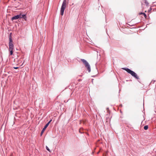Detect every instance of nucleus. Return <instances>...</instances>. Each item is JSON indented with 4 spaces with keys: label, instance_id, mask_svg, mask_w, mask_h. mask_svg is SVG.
<instances>
[{
    "label": "nucleus",
    "instance_id": "f257e3e1",
    "mask_svg": "<svg viewBox=\"0 0 156 156\" xmlns=\"http://www.w3.org/2000/svg\"><path fill=\"white\" fill-rule=\"evenodd\" d=\"M9 55H13L14 50V46L13 44L12 39V33H10L9 35Z\"/></svg>",
    "mask_w": 156,
    "mask_h": 156
},
{
    "label": "nucleus",
    "instance_id": "f03ea898",
    "mask_svg": "<svg viewBox=\"0 0 156 156\" xmlns=\"http://www.w3.org/2000/svg\"><path fill=\"white\" fill-rule=\"evenodd\" d=\"M66 0H63L60 10V15L63 16L66 6Z\"/></svg>",
    "mask_w": 156,
    "mask_h": 156
},
{
    "label": "nucleus",
    "instance_id": "7ed1b4c3",
    "mask_svg": "<svg viewBox=\"0 0 156 156\" xmlns=\"http://www.w3.org/2000/svg\"><path fill=\"white\" fill-rule=\"evenodd\" d=\"M126 70L128 73L131 74L133 76L135 77L136 79H139V77L134 72L131 70L129 69H123Z\"/></svg>",
    "mask_w": 156,
    "mask_h": 156
},
{
    "label": "nucleus",
    "instance_id": "20e7f679",
    "mask_svg": "<svg viewBox=\"0 0 156 156\" xmlns=\"http://www.w3.org/2000/svg\"><path fill=\"white\" fill-rule=\"evenodd\" d=\"M81 60L83 65H84L86 68H90V66L89 62L85 59H81Z\"/></svg>",
    "mask_w": 156,
    "mask_h": 156
},
{
    "label": "nucleus",
    "instance_id": "39448f33",
    "mask_svg": "<svg viewBox=\"0 0 156 156\" xmlns=\"http://www.w3.org/2000/svg\"><path fill=\"white\" fill-rule=\"evenodd\" d=\"M20 19H23L25 21L27 20V17L26 14H23L22 12H21L19 13Z\"/></svg>",
    "mask_w": 156,
    "mask_h": 156
},
{
    "label": "nucleus",
    "instance_id": "423d86ee",
    "mask_svg": "<svg viewBox=\"0 0 156 156\" xmlns=\"http://www.w3.org/2000/svg\"><path fill=\"white\" fill-rule=\"evenodd\" d=\"M20 16L19 13L12 17L11 18V20L12 21H14V20H20Z\"/></svg>",
    "mask_w": 156,
    "mask_h": 156
},
{
    "label": "nucleus",
    "instance_id": "0eeeda50",
    "mask_svg": "<svg viewBox=\"0 0 156 156\" xmlns=\"http://www.w3.org/2000/svg\"><path fill=\"white\" fill-rule=\"evenodd\" d=\"M95 65L96 69L102 68L105 66V65L103 64H100V63H98L97 62L95 63Z\"/></svg>",
    "mask_w": 156,
    "mask_h": 156
},
{
    "label": "nucleus",
    "instance_id": "6e6552de",
    "mask_svg": "<svg viewBox=\"0 0 156 156\" xmlns=\"http://www.w3.org/2000/svg\"><path fill=\"white\" fill-rule=\"evenodd\" d=\"M52 120H50L45 126L44 128H43L44 130V129H46L48 127V126L49 125V124L51 122V121Z\"/></svg>",
    "mask_w": 156,
    "mask_h": 156
},
{
    "label": "nucleus",
    "instance_id": "1a4fd4ad",
    "mask_svg": "<svg viewBox=\"0 0 156 156\" xmlns=\"http://www.w3.org/2000/svg\"><path fill=\"white\" fill-rule=\"evenodd\" d=\"M139 14L140 15L142 14L144 16L145 18H146L147 17V15L144 12H140L139 13Z\"/></svg>",
    "mask_w": 156,
    "mask_h": 156
},
{
    "label": "nucleus",
    "instance_id": "9d476101",
    "mask_svg": "<svg viewBox=\"0 0 156 156\" xmlns=\"http://www.w3.org/2000/svg\"><path fill=\"white\" fill-rule=\"evenodd\" d=\"M148 126L146 125L144 127V129L145 130H146L148 129Z\"/></svg>",
    "mask_w": 156,
    "mask_h": 156
},
{
    "label": "nucleus",
    "instance_id": "9b49d317",
    "mask_svg": "<svg viewBox=\"0 0 156 156\" xmlns=\"http://www.w3.org/2000/svg\"><path fill=\"white\" fill-rule=\"evenodd\" d=\"M144 1H145L144 3L147 6L148 5V4H149V3L147 1V0H144Z\"/></svg>",
    "mask_w": 156,
    "mask_h": 156
},
{
    "label": "nucleus",
    "instance_id": "f8f14e48",
    "mask_svg": "<svg viewBox=\"0 0 156 156\" xmlns=\"http://www.w3.org/2000/svg\"><path fill=\"white\" fill-rule=\"evenodd\" d=\"M152 10V9L151 7L148 10V12H151V10Z\"/></svg>",
    "mask_w": 156,
    "mask_h": 156
},
{
    "label": "nucleus",
    "instance_id": "ddd939ff",
    "mask_svg": "<svg viewBox=\"0 0 156 156\" xmlns=\"http://www.w3.org/2000/svg\"><path fill=\"white\" fill-rule=\"evenodd\" d=\"M45 129H44H44H43L41 132V135L44 132V131L45 130Z\"/></svg>",
    "mask_w": 156,
    "mask_h": 156
},
{
    "label": "nucleus",
    "instance_id": "4468645a",
    "mask_svg": "<svg viewBox=\"0 0 156 156\" xmlns=\"http://www.w3.org/2000/svg\"><path fill=\"white\" fill-rule=\"evenodd\" d=\"M46 149L49 152H50L51 151L50 150V149H49V148H48V147H47V146H46Z\"/></svg>",
    "mask_w": 156,
    "mask_h": 156
},
{
    "label": "nucleus",
    "instance_id": "2eb2a0df",
    "mask_svg": "<svg viewBox=\"0 0 156 156\" xmlns=\"http://www.w3.org/2000/svg\"><path fill=\"white\" fill-rule=\"evenodd\" d=\"M127 25H129L130 27H132L133 26H134L135 25L134 24H127Z\"/></svg>",
    "mask_w": 156,
    "mask_h": 156
},
{
    "label": "nucleus",
    "instance_id": "dca6fc26",
    "mask_svg": "<svg viewBox=\"0 0 156 156\" xmlns=\"http://www.w3.org/2000/svg\"><path fill=\"white\" fill-rule=\"evenodd\" d=\"M83 122V123H85V121H80V123H81L82 122Z\"/></svg>",
    "mask_w": 156,
    "mask_h": 156
},
{
    "label": "nucleus",
    "instance_id": "f3484780",
    "mask_svg": "<svg viewBox=\"0 0 156 156\" xmlns=\"http://www.w3.org/2000/svg\"><path fill=\"white\" fill-rule=\"evenodd\" d=\"M109 121H110V119H106V122H107Z\"/></svg>",
    "mask_w": 156,
    "mask_h": 156
},
{
    "label": "nucleus",
    "instance_id": "a211bd4d",
    "mask_svg": "<svg viewBox=\"0 0 156 156\" xmlns=\"http://www.w3.org/2000/svg\"><path fill=\"white\" fill-rule=\"evenodd\" d=\"M87 69L88 72H90V69Z\"/></svg>",
    "mask_w": 156,
    "mask_h": 156
},
{
    "label": "nucleus",
    "instance_id": "6ab92c4d",
    "mask_svg": "<svg viewBox=\"0 0 156 156\" xmlns=\"http://www.w3.org/2000/svg\"><path fill=\"white\" fill-rule=\"evenodd\" d=\"M13 68H20L19 67H14Z\"/></svg>",
    "mask_w": 156,
    "mask_h": 156
},
{
    "label": "nucleus",
    "instance_id": "aec40b11",
    "mask_svg": "<svg viewBox=\"0 0 156 156\" xmlns=\"http://www.w3.org/2000/svg\"><path fill=\"white\" fill-rule=\"evenodd\" d=\"M81 129H81V128L80 129H79V132H80V133H82V132H81Z\"/></svg>",
    "mask_w": 156,
    "mask_h": 156
},
{
    "label": "nucleus",
    "instance_id": "412c9836",
    "mask_svg": "<svg viewBox=\"0 0 156 156\" xmlns=\"http://www.w3.org/2000/svg\"><path fill=\"white\" fill-rule=\"evenodd\" d=\"M103 156H106V154H103Z\"/></svg>",
    "mask_w": 156,
    "mask_h": 156
},
{
    "label": "nucleus",
    "instance_id": "4be33fe9",
    "mask_svg": "<svg viewBox=\"0 0 156 156\" xmlns=\"http://www.w3.org/2000/svg\"><path fill=\"white\" fill-rule=\"evenodd\" d=\"M121 68L124 69V68H128L127 67H123V68Z\"/></svg>",
    "mask_w": 156,
    "mask_h": 156
},
{
    "label": "nucleus",
    "instance_id": "5701e85b",
    "mask_svg": "<svg viewBox=\"0 0 156 156\" xmlns=\"http://www.w3.org/2000/svg\"><path fill=\"white\" fill-rule=\"evenodd\" d=\"M151 23H149V24H147V25H146V26H147V25H148V24H151Z\"/></svg>",
    "mask_w": 156,
    "mask_h": 156
},
{
    "label": "nucleus",
    "instance_id": "b1692460",
    "mask_svg": "<svg viewBox=\"0 0 156 156\" xmlns=\"http://www.w3.org/2000/svg\"><path fill=\"white\" fill-rule=\"evenodd\" d=\"M100 151H98V152L97 153V154H98L99 153Z\"/></svg>",
    "mask_w": 156,
    "mask_h": 156
},
{
    "label": "nucleus",
    "instance_id": "393cba45",
    "mask_svg": "<svg viewBox=\"0 0 156 156\" xmlns=\"http://www.w3.org/2000/svg\"><path fill=\"white\" fill-rule=\"evenodd\" d=\"M154 10H155V9H153V11H154Z\"/></svg>",
    "mask_w": 156,
    "mask_h": 156
},
{
    "label": "nucleus",
    "instance_id": "a878e982",
    "mask_svg": "<svg viewBox=\"0 0 156 156\" xmlns=\"http://www.w3.org/2000/svg\"><path fill=\"white\" fill-rule=\"evenodd\" d=\"M139 23V22H138V23Z\"/></svg>",
    "mask_w": 156,
    "mask_h": 156
},
{
    "label": "nucleus",
    "instance_id": "bb28decb",
    "mask_svg": "<svg viewBox=\"0 0 156 156\" xmlns=\"http://www.w3.org/2000/svg\"><path fill=\"white\" fill-rule=\"evenodd\" d=\"M139 23V22H138V23Z\"/></svg>",
    "mask_w": 156,
    "mask_h": 156
}]
</instances>
